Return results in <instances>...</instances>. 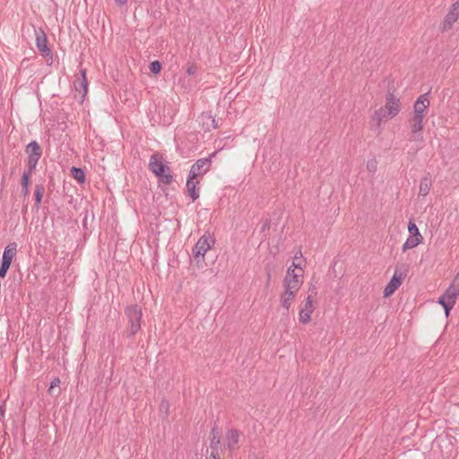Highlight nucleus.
Segmentation results:
<instances>
[{
  "mask_svg": "<svg viewBox=\"0 0 459 459\" xmlns=\"http://www.w3.org/2000/svg\"><path fill=\"white\" fill-rule=\"evenodd\" d=\"M149 169L158 178L159 183L169 186L174 180L170 167L158 152L151 155Z\"/></svg>",
  "mask_w": 459,
  "mask_h": 459,
  "instance_id": "obj_1",
  "label": "nucleus"
},
{
  "mask_svg": "<svg viewBox=\"0 0 459 459\" xmlns=\"http://www.w3.org/2000/svg\"><path fill=\"white\" fill-rule=\"evenodd\" d=\"M125 315L127 319V327L124 334L127 339H132L142 327V307L137 304L127 306L125 308Z\"/></svg>",
  "mask_w": 459,
  "mask_h": 459,
  "instance_id": "obj_2",
  "label": "nucleus"
},
{
  "mask_svg": "<svg viewBox=\"0 0 459 459\" xmlns=\"http://www.w3.org/2000/svg\"><path fill=\"white\" fill-rule=\"evenodd\" d=\"M215 239L209 234L203 235L193 247V257L196 263L204 261L205 253L214 245Z\"/></svg>",
  "mask_w": 459,
  "mask_h": 459,
  "instance_id": "obj_3",
  "label": "nucleus"
},
{
  "mask_svg": "<svg viewBox=\"0 0 459 459\" xmlns=\"http://www.w3.org/2000/svg\"><path fill=\"white\" fill-rule=\"evenodd\" d=\"M25 152L28 154L27 169L34 171L42 156V149L36 141H31L26 145Z\"/></svg>",
  "mask_w": 459,
  "mask_h": 459,
  "instance_id": "obj_4",
  "label": "nucleus"
},
{
  "mask_svg": "<svg viewBox=\"0 0 459 459\" xmlns=\"http://www.w3.org/2000/svg\"><path fill=\"white\" fill-rule=\"evenodd\" d=\"M459 296V290H455L454 286H449L443 295L438 299L437 303L440 304L448 316L451 309L454 307L456 299Z\"/></svg>",
  "mask_w": 459,
  "mask_h": 459,
  "instance_id": "obj_5",
  "label": "nucleus"
},
{
  "mask_svg": "<svg viewBox=\"0 0 459 459\" xmlns=\"http://www.w3.org/2000/svg\"><path fill=\"white\" fill-rule=\"evenodd\" d=\"M408 231L410 236L403 245V251L405 252L409 249H411L420 244L423 240V237L420 233V230L412 220L409 221L408 223Z\"/></svg>",
  "mask_w": 459,
  "mask_h": 459,
  "instance_id": "obj_6",
  "label": "nucleus"
},
{
  "mask_svg": "<svg viewBox=\"0 0 459 459\" xmlns=\"http://www.w3.org/2000/svg\"><path fill=\"white\" fill-rule=\"evenodd\" d=\"M216 155V152H212L207 158H202L197 160L191 167L189 175L191 178H196L197 177L204 176L212 166V157Z\"/></svg>",
  "mask_w": 459,
  "mask_h": 459,
  "instance_id": "obj_7",
  "label": "nucleus"
},
{
  "mask_svg": "<svg viewBox=\"0 0 459 459\" xmlns=\"http://www.w3.org/2000/svg\"><path fill=\"white\" fill-rule=\"evenodd\" d=\"M423 118L424 115H413L409 122L411 130V141L423 142L421 132L423 131Z\"/></svg>",
  "mask_w": 459,
  "mask_h": 459,
  "instance_id": "obj_8",
  "label": "nucleus"
},
{
  "mask_svg": "<svg viewBox=\"0 0 459 459\" xmlns=\"http://www.w3.org/2000/svg\"><path fill=\"white\" fill-rule=\"evenodd\" d=\"M384 108L387 112L388 118L394 117L401 109L400 100L397 99L392 92L388 91Z\"/></svg>",
  "mask_w": 459,
  "mask_h": 459,
  "instance_id": "obj_9",
  "label": "nucleus"
},
{
  "mask_svg": "<svg viewBox=\"0 0 459 459\" xmlns=\"http://www.w3.org/2000/svg\"><path fill=\"white\" fill-rule=\"evenodd\" d=\"M406 274L404 273H397V270L394 272L393 277L384 289V297H390L394 293V291L401 286L403 280L405 278Z\"/></svg>",
  "mask_w": 459,
  "mask_h": 459,
  "instance_id": "obj_10",
  "label": "nucleus"
},
{
  "mask_svg": "<svg viewBox=\"0 0 459 459\" xmlns=\"http://www.w3.org/2000/svg\"><path fill=\"white\" fill-rule=\"evenodd\" d=\"M199 124L204 132H211L219 127L215 117L211 112H203L198 117Z\"/></svg>",
  "mask_w": 459,
  "mask_h": 459,
  "instance_id": "obj_11",
  "label": "nucleus"
},
{
  "mask_svg": "<svg viewBox=\"0 0 459 459\" xmlns=\"http://www.w3.org/2000/svg\"><path fill=\"white\" fill-rule=\"evenodd\" d=\"M315 310L313 305L312 294H309L306 299L304 307L299 311V321L303 325H307L311 320V314Z\"/></svg>",
  "mask_w": 459,
  "mask_h": 459,
  "instance_id": "obj_12",
  "label": "nucleus"
},
{
  "mask_svg": "<svg viewBox=\"0 0 459 459\" xmlns=\"http://www.w3.org/2000/svg\"><path fill=\"white\" fill-rule=\"evenodd\" d=\"M298 274H293L291 277L285 276L283 281V286L289 287L290 289H293L295 290H299L303 283L304 277V270L303 268H299Z\"/></svg>",
  "mask_w": 459,
  "mask_h": 459,
  "instance_id": "obj_13",
  "label": "nucleus"
},
{
  "mask_svg": "<svg viewBox=\"0 0 459 459\" xmlns=\"http://www.w3.org/2000/svg\"><path fill=\"white\" fill-rule=\"evenodd\" d=\"M36 46L43 56L52 57V51L50 48L48 46L47 36L42 30H40L39 33L36 34Z\"/></svg>",
  "mask_w": 459,
  "mask_h": 459,
  "instance_id": "obj_14",
  "label": "nucleus"
},
{
  "mask_svg": "<svg viewBox=\"0 0 459 459\" xmlns=\"http://www.w3.org/2000/svg\"><path fill=\"white\" fill-rule=\"evenodd\" d=\"M76 91L82 94L83 100L88 92V80L86 77V69L80 70V76L74 82Z\"/></svg>",
  "mask_w": 459,
  "mask_h": 459,
  "instance_id": "obj_15",
  "label": "nucleus"
},
{
  "mask_svg": "<svg viewBox=\"0 0 459 459\" xmlns=\"http://www.w3.org/2000/svg\"><path fill=\"white\" fill-rule=\"evenodd\" d=\"M429 92L421 94L414 102L413 105V115H424L425 111L429 107Z\"/></svg>",
  "mask_w": 459,
  "mask_h": 459,
  "instance_id": "obj_16",
  "label": "nucleus"
},
{
  "mask_svg": "<svg viewBox=\"0 0 459 459\" xmlns=\"http://www.w3.org/2000/svg\"><path fill=\"white\" fill-rule=\"evenodd\" d=\"M298 290L284 287V292L281 295V305L288 312Z\"/></svg>",
  "mask_w": 459,
  "mask_h": 459,
  "instance_id": "obj_17",
  "label": "nucleus"
},
{
  "mask_svg": "<svg viewBox=\"0 0 459 459\" xmlns=\"http://www.w3.org/2000/svg\"><path fill=\"white\" fill-rule=\"evenodd\" d=\"M17 254V243L16 242H11L9 243L3 253L2 256V262L7 264L8 265L12 264L13 257Z\"/></svg>",
  "mask_w": 459,
  "mask_h": 459,
  "instance_id": "obj_18",
  "label": "nucleus"
},
{
  "mask_svg": "<svg viewBox=\"0 0 459 459\" xmlns=\"http://www.w3.org/2000/svg\"><path fill=\"white\" fill-rule=\"evenodd\" d=\"M240 432L238 429H231L227 431L226 439L227 446L230 449H235L238 444Z\"/></svg>",
  "mask_w": 459,
  "mask_h": 459,
  "instance_id": "obj_19",
  "label": "nucleus"
},
{
  "mask_svg": "<svg viewBox=\"0 0 459 459\" xmlns=\"http://www.w3.org/2000/svg\"><path fill=\"white\" fill-rule=\"evenodd\" d=\"M195 179V178H191V176L188 175L186 180V188L190 197L192 198V201H195L197 198H199V189L197 188V186L200 182L198 180L194 181Z\"/></svg>",
  "mask_w": 459,
  "mask_h": 459,
  "instance_id": "obj_20",
  "label": "nucleus"
},
{
  "mask_svg": "<svg viewBox=\"0 0 459 459\" xmlns=\"http://www.w3.org/2000/svg\"><path fill=\"white\" fill-rule=\"evenodd\" d=\"M455 11L451 8V10L446 13L442 22V31H447L452 29L453 24L458 20V13L456 15L454 14Z\"/></svg>",
  "mask_w": 459,
  "mask_h": 459,
  "instance_id": "obj_21",
  "label": "nucleus"
},
{
  "mask_svg": "<svg viewBox=\"0 0 459 459\" xmlns=\"http://www.w3.org/2000/svg\"><path fill=\"white\" fill-rule=\"evenodd\" d=\"M34 171L26 169L23 171L21 178L22 195L26 197L29 195V186L30 183V178Z\"/></svg>",
  "mask_w": 459,
  "mask_h": 459,
  "instance_id": "obj_22",
  "label": "nucleus"
},
{
  "mask_svg": "<svg viewBox=\"0 0 459 459\" xmlns=\"http://www.w3.org/2000/svg\"><path fill=\"white\" fill-rule=\"evenodd\" d=\"M44 193H45L44 185L37 184L35 186V190H34V200H35L34 206L36 207L37 210L39 209V207H40Z\"/></svg>",
  "mask_w": 459,
  "mask_h": 459,
  "instance_id": "obj_23",
  "label": "nucleus"
},
{
  "mask_svg": "<svg viewBox=\"0 0 459 459\" xmlns=\"http://www.w3.org/2000/svg\"><path fill=\"white\" fill-rule=\"evenodd\" d=\"M211 435L212 436L211 438L210 447L212 451H216L218 453L219 445L221 443V438L218 433V426L215 424L212 429Z\"/></svg>",
  "mask_w": 459,
  "mask_h": 459,
  "instance_id": "obj_24",
  "label": "nucleus"
},
{
  "mask_svg": "<svg viewBox=\"0 0 459 459\" xmlns=\"http://www.w3.org/2000/svg\"><path fill=\"white\" fill-rule=\"evenodd\" d=\"M431 186H432V183H431L430 178L428 177H423L420 179L419 195L421 196H426L429 193Z\"/></svg>",
  "mask_w": 459,
  "mask_h": 459,
  "instance_id": "obj_25",
  "label": "nucleus"
},
{
  "mask_svg": "<svg viewBox=\"0 0 459 459\" xmlns=\"http://www.w3.org/2000/svg\"><path fill=\"white\" fill-rule=\"evenodd\" d=\"M72 177L78 182V183H84L86 180L85 172L82 169L77 168V167H72L70 169Z\"/></svg>",
  "mask_w": 459,
  "mask_h": 459,
  "instance_id": "obj_26",
  "label": "nucleus"
},
{
  "mask_svg": "<svg viewBox=\"0 0 459 459\" xmlns=\"http://www.w3.org/2000/svg\"><path fill=\"white\" fill-rule=\"evenodd\" d=\"M385 117L388 118L387 112L385 111V109L383 107L377 109L374 112V115L372 116L373 120H376L377 122L378 126H380L382 120Z\"/></svg>",
  "mask_w": 459,
  "mask_h": 459,
  "instance_id": "obj_27",
  "label": "nucleus"
},
{
  "mask_svg": "<svg viewBox=\"0 0 459 459\" xmlns=\"http://www.w3.org/2000/svg\"><path fill=\"white\" fill-rule=\"evenodd\" d=\"M303 258L302 253L299 250L293 257L291 267H295L296 269L299 270L301 267V260Z\"/></svg>",
  "mask_w": 459,
  "mask_h": 459,
  "instance_id": "obj_28",
  "label": "nucleus"
},
{
  "mask_svg": "<svg viewBox=\"0 0 459 459\" xmlns=\"http://www.w3.org/2000/svg\"><path fill=\"white\" fill-rule=\"evenodd\" d=\"M149 67H150V71L154 74H159L162 68L161 63L158 60L151 62Z\"/></svg>",
  "mask_w": 459,
  "mask_h": 459,
  "instance_id": "obj_29",
  "label": "nucleus"
},
{
  "mask_svg": "<svg viewBox=\"0 0 459 459\" xmlns=\"http://www.w3.org/2000/svg\"><path fill=\"white\" fill-rule=\"evenodd\" d=\"M377 169V160L376 159H372L370 160H368L367 162V169L369 172L375 173Z\"/></svg>",
  "mask_w": 459,
  "mask_h": 459,
  "instance_id": "obj_30",
  "label": "nucleus"
},
{
  "mask_svg": "<svg viewBox=\"0 0 459 459\" xmlns=\"http://www.w3.org/2000/svg\"><path fill=\"white\" fill-rule=\"evenodd\" d=\"M160 411H163L166 415H168L169 410V403L167 399L163 398L160 401Z\"/></svg>",
  "mask_w": 459,
  "mask_h": 459,
  "instance_id": "obj_31",
  "label": "nucleus"
},
{
  "mask_svg": "<svg viewBox=\"0 0 459 459\" xmlns=\"http://www.w3.org/2000/svg\"><path fill=\"white\" fill-rule=\"evenodd\" d=\"M11 265H8L7 264L4 263L1 261V265H0V278L4 279L6 274H7V272L9 270Z\"/></svg>",
  "mask_w": 459,
  "mask_h": 459,
  "instance_id": "obj_32",
  "label": "nucleus"
},
{
  "mask_svg": "<svg viewBox=\"0 0 459 459\" xmlns=\"http://www.w3.org/2000/svg\"><path fill=\"white\" fill-rule=\"evenodd\" d=\"M60 384V379L58 377H55L51 383H50V386L48 388V393L50 394H54V389L55 387L58 386Z\"/></svg>",
  "mask_w": 459,
  "mask_h": 459,
  "instance_id": "obj_33",
  "label": "nucleus"
},
{
  "mask_svg": "<svg viewBox=\"0 0 459 459\" xmlns=\"http://www.w3.org/2000/svg\"><path fill=\"white\" fill-rule=\"evenodd\" d=\"M196 69L197 68H196L195 65H194V64H187L186 74L188 75H193V74H195Z\"/></svg>",
  "mask_w": 459,
  "mask_h": 459,
  "instance_id": "obj_34",
  "label": "nucleus"
},
{
  "mask_svg": "<svg viewBox=\"0 0 459 459\" xmlns=\"http://www.w3.org/2000/svg\"><path fill=\"white\" fill-rule=\"evenodd\" d=\"M450 286H454L455 290H459V271L455 279L453 280L452 283L450 284Z\"/></svg>",
  "mask_w": 459,
  "mask_h": 459,
  "instance_id": "obj_35",
  "label": "nucleus"
},
{
  "mask_svg": "<svg viewBox=\"0 0 459 459\" xmlns=\"http://www.w3.org/2000/svg\"><path fill=\"white\" fill-rule=\"evenodd\" d=\"M298 273H299L298 269H296L295 267H291L290 266V267L288 268L285 276H290V277H291L293 274H298Z\"/></svg>",
  "mask_w": 459,
  "mask_h": 459,
  "instance_id": "obj_36",
  "label": "nucleus"
},
{
  "mask_svg": "<svg viewBox=\"0 0 459 459\" xmlns=\"http://www.w3.org/2000/svg\"><path fill=\"white\" fill-rule=\"evenodd\" d=\"M218 453L216 451H212L209 456H206V459H220V457L217 455Z\"/></svg>",
  "mask_w": 459,
  "mask_h": 459,
  "instance_id": "obj_37",
  "label": "nucleus"
},
{
  "mask_svg": "<svg viewBox=\"0 0 459 459\" xmlns=\"http://www.w3.org/2000/svg\"><path fill=\"white\" fill-rule=\"evenodd\" d=\"M115 2H116L118 5H124L125 4H126L127 0H115Z\"/></svg>",
  "mask_w": 459,
  "mask_h": 459,
  "instance_id": "obj_38",
  "label": "nucleus"
},
{
  "mask_svg": "<svg viewBox=\"0 0 459 459\" xmlns=\"http://www.w3.org/2000/svg\"><path fill=\"white\" fill-rule=\"evenodd\" d=\"M270 280H271V273H270V272H268V273H267V284H269Z\"/></svg>",
  "mask_w": 459,
  "mask_h": 459,
  "instance_id": "obj_39",
  "label": "nucleus"
},
{
  "mask_svg": "<svg viewBox=\"0 0 459 459\" xmlns=\"http://www.w3.org/2000/svg\"><path fill=\"white\" fill-rule=\"evenodd\" d=\"M309 291H311V293H313V294H316V287L310 288V289H309Z\"/></svg>",
  "mask_w": 459,
  "mask_h": 459,
  "instance_id": "obj_40",
  "label": "nucleus"
},
{
  "mask_svg": "<svg viewBox=\"0 0 459 459\" xmlns=\"http://www.w3.org/2000/svg\"><path fill=\"white\" fill-rule=\"evenodd\" d=\"M0 416H4V411L2 408H0Z\"/></svg>",
  "mask_w": 459,
  "mask_h": 459,
  "instance_id": "obj_41",
  "label": "nucleus"
},
{
  "mask_svg": "<svg viewBox=\"0 0 459 459\" xmlns=\"http://www.w3.org/2000/svg\"><path fill=\"white\" fill-rule=\"evenodd\" d=\"M456 13H459V11H455V15H456ZM458 19H459V14H458Z\"/></svg>",
  "mask_w": 459,
  "mask_h": 459,
  "instance_id": "obj_42",
  "label": "nucleus"
}]
</instances>
